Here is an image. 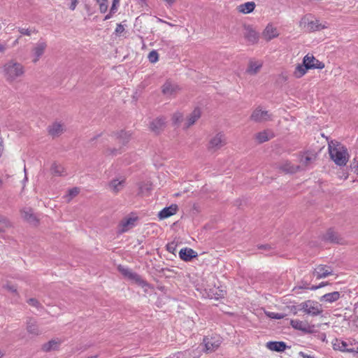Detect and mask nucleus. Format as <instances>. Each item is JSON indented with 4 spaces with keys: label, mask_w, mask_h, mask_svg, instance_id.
<instances>
[{
    "label": "nucleus",
    "mask_w": 358,
    "mask_h": 358,
    "mask_svg": "<svg viewBox=\"0 0 358 358\" xmlns=\"http://www.w3.org/2000/svg\"><path fill=\"white\" fill-rule=\"evenodd\" d=\"M262 67V64L259 62H250L247 71L250 74H255Z\"/></svg>",
    "instance_id": "obj_33"
},
{
    "label": "nucleus",
    "mask_w": 358,
    "mask_h": 358,
    "mask_svg": "<svg viewBox=\"0 0 358 358\" xmlns=\"http://www.w3.org/2000/svg\"><path fill=\"white\" fill-rule=\"evenodd\" d=\"M333 269L326 265H318L313 271V275L317 279L325 278L330 275H333Z\"/></svg>",
    "instance_id": "obj_13"
},
{
    "label": "nucleus",
    "mask_w": 358,
    "mask_h": 358,
    "mask_svg": "<svg viewBox=\"0 0 358 358\" xmlns=\"http://www.w3.org/2000/svg\"><path fill=\"white\" fill-rule=\"evenodd\" d=\"M340 293L338 292H333L324 294L320 298V301H324L328 303H333L336 301L340 298Z\"/></svg>",
    "instance_id": "obj_25"
},
{
    "label": "nucleus",
    "mask_w": 358,
    "mask_h": 358,
    "mask_svg": "<svg viewBox=\"0 0 358 358\" xmlns=\"http://www.w3.org/2000/svg\"><path fill=\"white\" fill-rule=\"evenodd\" d=\"M19 32L22 35L30 36L32 32H34V29H24V28H19Z\"/></svg>",
    "instance_id": "obj_43"
},
{
    "label": "nucleus",
    "mask_w": 358,
    "mask_h": 358,
    "mask_svg": "<svg viewBox=\"0 0 358 358\" xmlns=\"http://www.w3.org/2000/svg\"><path fill=\"white\" fill-rule=\"evenodd\" d=\"M280 169L285 173H293L296 172L299 167L291 164L289 162H285L280 165Z\"/></svg>",
    "instance_id": "obj_30"
},
{
    "label": "nucleus",
    "mask_w": 358,
    "mask_h": 358,
    "mask_svg": "<svg viewBox=\"0 0 358 358\" xmlns=\"http://www.w3.org/2000/svg\"><path fill=\"white\" fill-rule=\"evenodd\" d=\"M303 65L306 69H322L324 67V63L320 62L313 55H307L304 57L303 61Z\"/></svg>",
    "instance_id": "obj_9"
},
{
    "label": "nucleus",
    "mask_w": 358,
    "mask_h": 358,
    "mask_svg": "<svg viewBox=\"0 0 358 358\" xmlns=\"http://www.w3.org/2000/svg\"><path fill=\"white\" fill-rule=\"evenodd\" d=\"M255 8V3L253 1H249L242 3L238 6V10L240 13L248 14L252 13Z\"/></svg>",
    "instance_id": "obj_27"
},
{
    "label": "nucleus",
    "mask_w": 358,
    "mask_h": 358,
    "mask_svg": "<svg viewBox=\"0 0 358 358\" xmlns=\"http://www.w3.org/2000/svg\"><path fill=\"white\" fill-rule=\"evenodd\" d=\"M334 349L336 350H340L342 352H350L352 350L349 347V345L347 342L341 341L340 339H336L333 343Z\"/></svg>",
    "instance_id": "obj_26"
},
{
    "label": "nucleus",
    "mask_w": 358,
    "mask_h": 358,
    "mask_svg": "<svg viewBox=\"0 0 358 358\" xmlns=\"http://www.w3.org/2000/svg\"><path fill=\"white\" fill-rule=\"evenodd\" d=\"M266 347L272 351L283 352L287 346L282 341H270L266 343Z\"/></svg>",
    "instance_id": "obj_23"
},
{
    "label": "nucleus",
    "mask_w": 358,
    "mask_h": 358,
    "mask_svg": "<svg viewBox=\"0 0 358 358\" xmlns=\"http://www.w3.org/2000/svg\"><path fill=\"white\" fill-rule=\"evenodd\" d=\"M47 48V43L43 40L38 41L32 48V62L34 63H36L40 57L43 55L45 49Z\"/></svg>",
    "instance_id": "obj_8"
},
{
    "label": "nucleus",
    "mask_w": 358,
    "mask_h": 358,
    "mask_svg": "<svg viewBox=\"0 0 358 358\" xmlns=\"http://www.w3.org/2000/svg\"><path fill=\"white\" fill-rule=\"evenodd\" d=\"M126 185L125 178L120 177L117 178L113 179L108 183V189L113 194H117L122 191Z\"/></svg>",
    "instance_id": "obj_10"
},
{
    "label": "nucleus",
    "mask_w": 358,
    "mask_h": 358,
    "mask_svg": "<svg viewBox=\"0 0 358 358\" xmlns=\"http://www.w3.org/2000/svg\"><path fill=\"white\" fill-rule=\"evenodd\" d=\"M244 36L245 38L251 43H255L259 40L258 33L250 27H247L245 28Z\"/></svg>",
    "instance_id": "obj_22"
},
{
    "label": "nucleus",
    "mask_w": 358,
    "mask_h": 358,
    "mask_svg": "<svg viewBox=\"0 0 358 358\" xmlns=\"http://www.w3.org/2000/svg\"><path fill=\"white\" fill-rule=\"evenodd\" d=\"M183 120L182 113L179 112L175 113L172 116V122L174 125H178Z\"/></svg>",
    "instance_id": "obj_38"
},
{
    "label": "nucleus",
    "mask_w": 358,
    "mask_h": 358,
    "mask_svg": "<svg viewBox=\"0 0 358 358\" xmlns=\"http://www.w3.org/2000/svg\"><path fill=\"white\" fill-rule=\"evenodd\" d=\"M6 45L0 42V52H3L6 50Z\"/></svg>",
    "instance_id": "obj_52"
},
{
    "label": "nucleus",
    "mask_w": 358,
    "mask_h": 358,
    "mask_svg": "<svg viewBox=\"0 0 358 358\" xmlns=\"http://www.w3.org/2000/svg\"><path fill=\"white\" fill-rule=\"evenodd\" d=\"M28 302L30 305L34 306H37V305L38 303L37 300H36L35 299H30Z\"/></svg>",
    "instance_id": "obj_50"
},
{
    "label": "nucleus",
    "mask_w": 358,
    "mask_h": 358,
    "mask_svg": "<svg viewBox=\"0 0 358 358\" xmlns=\"http://www.w3.org/2000/svg\"><path fill=\"white\" fill-rule=\"evenodd\" d=\"M307 358H313V357H308Z\"/></svg>",
    "instance_id": "obj_62"
},
{
    "label": "nucleus",
    "mask_w": 358,
    "mask_h": 358,
    "mask_svg": "<svg viewBox=\"0 0 358 358\" xmlns=\"http://www.w3.org/2000/svg\"><path fill=\"white\" fill-rule=\"evenodd\" d=\"M3 355V352L0 350V358H2Z\"/></svg>",
    "instance_id": "obj_58"
},
{
    "label": "nucleus",
    "mask_w": 358,
    "mask_h": 358,
    "mask_svg": "<svg viewBox=\"0 0 358 358\" xmlns=\"http://www.w3.org/2000/svg\"><path fill=\"white\" fill-rule=\"evenodd\" d=\"M27 330L29 334H30L33 336H37V335L40 334V333H41L40 330L38 329V326L36 325V322L31 319H30L27 322Z\"/></svg>",
    "instance_id": "obj_28"
},
{
    "label": "nucleus",
    "mask_w": 358,
    "mask_h": 358,
    "mask_svg": "<svg viewBox=\"0 0 358 358\" xmlns=\"http://www.w3.org/2000/svg\"><path fill=\"white\" fill-rule=\"evenodd\" d=\"M4 232L3 229H2V227L0 226V233Z\"/></svg>",
    "instance_id": "obj_57"
},
{
    "label": "nucleus",
    "mask_w": 358,
    "mask_h": 358,
    "mask_svg": "<svg viewBox=\"0 0 358 358\" xmlns=\"http://www.w3.org/2000/svg\"><path fill=\"white\" fill-rule=\"evenodd\" d=\"M178 90V86L170 80H167L162 87L163 94L169 97L176 95Z\"/></svg>",
    "instance_id": "obj_14"
},
{
    "label": "nucleus",
    "mask_w": 358,
    "mask_h": 358,
    "mask_svg": "<svg viewBox=\"0 0 358 358\" xmlns=\"http://www.w3.org/2000/svg\"><path fill=\"white\" fill-rule=\"evenodd\" d=\"M60 343L57 340H51L48 343H45L42 346V349L45 352H49L51 350H56L59 348Z\"/></svg>",
    "instance_id": "obj_31"
},
{
    "label": "nucleus",
    "mask_w": 358,
    "mask_h": 358,
    "mask_svg": "<svg viewBox=\"0 0 358 358\" xmlns=\"http://www.w3.org/2000/svg\"><path fill=\"white\" fill-rule=\"evenodd\" d=\"M2 72L6 80L12 83L24 74V66L15 60L8 61L2 67Z\"/></svg>",
    "instance_id": "obj_1"
},
{
    "label": "nucleus",
    "mask_w": 358,
    "mask_h": 358,
    "mask_svg": "<svg viewBox=\"0 0 358 358\" xmlns=\"http://www.w3.org/2000/svg\"><path fill=\"white\" fill-rule=\"evenodd\" d=\"M149 61L152 63H155L158 61L159 55L155 50L151 51L148 55Z\"/></svg>",
    "instance_id": "obj_41"
},
{
    "label": "nucleus",
    "mask_w": 358,
    "mask_h": 358,
    "mask_svg": "<svg viewBox=\"0 0 358 358\" xmlns=\"http://www.w3.org/2000/svg\"><path fill=\"white\" fill-rule=\"evenodd\" d=\"M273 136V134L271 131L265 130L258 133L256 135V138L259 143H264L271 139Z\"/></svg>",
    "instance_id": "obj_29"
},
{
    "label": "nucleus",
    "mask_w": 358,
    "mask_h": 358,
    "mask_svg": "<svg viewBox=\"0 0 358 358\" xmlns=\"http://www.w3.org/2000/svg\"><path fill=\"white\" fill-rule=\"evenodd\" d=\"M301 310L310 316H317L322 313V305L318 302L308 300L301 304Z\"/></svg>",
    "instance_id": "obj_5"
},
{
    "label": "nucleus",
    "mask_w": 358,
    "mask_h": 358,
    "mask_svg": "<svg viewBox=\"0 0 358 358\" xmlns=\"http://www.w3.org/2000/svg\"><path fill=\"white\" fill-rule=\"evenodd\" d=\"M112 15H113V13L110 12L108 15H106L105 16L104 20H107L110 19L112 17Z\"/></svg>",
    "instance_id": "obj_53"
},
{
    "label": "nucleus",
    "mask_w": 358,
    "mask_h": 358,
    "mask_svg": "<svg viewBox=\"0 0 358 358\" xmlns=\"http://www.w3.org/2000/svg\"><path fill=\"white\" fill-rule=\"evenodd\" d=\"M313 159V158L312 157L305 156L301 158V162L303 165L308 166Z\"/></svg>",
    "instance_id": "obj_44"
},
{
    "label": "nucleus",
    "mask_w": 358,
    "mask_h": 358,
    "mask_svg": "<svg viewBox=\"0 0 358 358\" xmlns=\"http://www.w3.org/2000/svg\"><path fill=\"white\" fill-rule=\"evenodd\" d=\"M329 152L331 159L338 166L346 165L349 159L347 148L338 142L331 141L329 143Z\"/></svg>",
    "instance_id": "obj_2"
},
{
    "label": "nucleus",
    "mask_w": 358,
    "mask_h": 358,
    "mask_svg": "<svg viewBox=\"0 0 358 358\" xmlns=\"http://www.w3.org/2000/svg\"><path fill=\"white\" fill-rule=\"evenodd\" d=\"M6 288L8 289L11 292H13V293H15L16 291H17L16 288L14 286H13V285H7Z\"/></svg>",
    "instance_id": "obj_51"
},
{
    "label": "nucleus",
    "mask_w": 358,
    "mask_h": 358,
    "mask_svg": "<svg viewBox=\"0 0 358 358\" xmlns=\"http://www.w3.org/2000/svg\"><path fill=\"white\" fill-rule=\"evenodd\" d=\"M119 3V1L118 0H114L113 1V5L110 8V12L112 13L113 14L115 13L117 10V3Z\"/></svg>",
    "instance_id": "obj_47"
},
{
    "label": "nucleus",
    "mask_w": 358,
    "mask_h": 358,
    "mask_svg": "<svg viewBox=\"0 0 358 358\" xmlns=\"http://www.w3.org/2000/svg\"><path fill=\"white\" fill-rule=\"evenodd\" d=\"M278 34L277 29L271 24H268L263 31V36L266 41H271L277 37Z\"/></svg>",
    "instance_id": "obj_20"
},
{
    "label": "nucleus",
    "mask_w": 358,
    "mask_h": 358,
    "mask_svg": "<svg viewBox=\"0 0 358 358\" xmlns=\"http://www.w3.org/2000/svg\"><path fill=\"white\" fill-rule=\"evenodd\" d=\"M97 2H100V1H106V0H96Z\"/></svg>",
    "instance_id": "obj_60"
},
{
    "label": "nucleus",
    "mask_w": 358,
    "mask_h": 358,
    "mask_svg": "<svg viewBox=\"0 0 358 358\" xmlns=\"http://www.w3.org/2000/svg\"><path fill=\"white\" fill-rule=\"evenodd\" d=\"M307 69H306L304 65H298L296 68L294 75L298 78L301 77L306 73Z\"/></svg>",
    "instance_id": "obj_39"
},
{
    "label": "nucleus",
    "mask_w": 358,
    "mask_h": 358,
    "mask_svg": "<svg viewBox=\"0 0 358 358\" xmlns=\"http://www.w3.org/2000/svg\"><path fill=\"white\" fill-rule=\"evenodd\" d=\"M77 3H78V0H72L71 4L69 6V8L71 10H74L77 6Z\"/></svg>",
    "instance_id": "obj_49"
},
{
    "label": "nucleus",
    "mask_w": 358,
    "mask_h": 358,
    "mask_svg": "<svg viewBox=\"0 0 358 358\" xmlns=\"http://www.w3.org/2000/svg\"><path fill=\"white\" fill-rule=\"evenodd\" d=\"M64 130V124L55 122L49 127L48 131L52 136H58L61 135Z\"/></svg>",
    "instance_id": "obj_24"
},
{
    "label": "nucleus",
    "mask_w": 358,
    "mask_h": 358,
    "mask_svg": "<svg viewBox=\"0 0 358 358\" xmlns=\"http://www.w3.org/2000/svg\"><path fill=\"white\" fill-rule=\"evenodd\" d=\"M21 215L23 219L31 224H36L38 222L36 216L33 213V210L29 208H23L21 210Z\"/></svg>",
    "instance_id": "obj_19"
},
{
    "label": "nucleus",
    "mask_w": 358,
    "mask_h": 358,
    "mask_svg": "<svg viewBox=\"0 0 358 358\" xmlns=\"http://www.w3.org/2000/svg\"><path fill=\"white\" fill-rule=\"evenodd\" d=\"M131 134L124 131H121L117 134V138L119 143L125 145L130 139Z\"/></svg>",
    "instance_id": "obj_32"
},
{
    "label": "nucleus",
    "mask_w": 358,
    "mask_h": 358,
    "mask_svg": "<svg viewBox=\"0 0 358 358\" xmlns=\"http://www.w3.org/2000/svg\"><path fill=\"white\" fill-rule=\"evenodd\" d=\"M327 284H328V282H321L320 284H319L318 285H313V286L310 288V289H311V290H316V289H319V288H321V287H322L326 286Z\"/></svg>",
    "instance_id": "obj_46"
},
{
    "label": "nucleus",
    "mask_w": 358,
    "mask_h": 358,
    "mask_svg": "<svg viewBox=\"0 0 358 358\" xmlns=\"http://www.w3.org/2000/svg\"><path fill=\"white\" fill-rule=\"evenodd\" d=\"M271 115L267 110H263L261 108H257L251 115V120L255 122H264L271 120Z\"/></svg>",
    "instance_id": "obj_12"
},
{
    "label": "nucleus",
    "mask_w": 358,
    "mask_h": 358,
    "mask_svg": "<svg viewBox=\"0 0 358 358\" xmlns=\"http://www.w3.org/2000/svg\"><path fill=\"white\" fill-rule=\"evenodd\" d=\"M167 248H168V250H169V251H171V250H172V248H173L171 245H168V247H167Z\"/></svg>",
    "instance_id": "obj_56"
},
{
    "label": "nucleus",
    "mask_w": 358,
    "mask_h": 358,
    "mask_svg": "<svg viewBox=\"0 0 358 358\" xmlns=\"http://www.w3.org/2000/svg\"><path fill=\"white\" fill-rule=\"evenodd\" d=\"M178 210L177 205H171L169 207L163 208L158 214V217L160 220H164L171 217V215L176 213Z\"/></svg>",
    "instance_id": "obj_18"
},
{
    "label": "nucleus",
    "mask_w": 358,
    "mask_h": 358,
    "mask_svg": "<svg viewBox=\"0 0 358 358\" xmlns=\"http://www.w3.org/2000/svg\"><path fill=\"white\" fill-rule=\"evenodd\" d=\"M201 117V111L199 108H195L188 116L185 122V127L188 128L193 125Z\"/></svg>",
    "instance_id": "obj_21"
},
{
    "label": "nucleus",
    "mask_w": 358,
    "mask_h": 358,
    "mask_svg": "<svg viewBox=\"0 0 358 358\" xmlns=\"http://www.w3.org/2000/svg\"><path fill=\"white\" fill-rule=\"evenodd\" d=\"M124 31V27L121 24H118L115 29V32L118 34H122Z\"/></svg>",
    "instance_id": "obj_48"
},
{
    "label": "nucleus",
    "mask_w": 358,
    "mask_h": 358,
    "mask_svg": "<svg viewBox=\"0 0 358 358\" xmlns=\"http://www.w3.org/2000/svg\"><path fill=\"white\" fill-rule=\"evenodd\" d=\"M196 256V252L189 248H182L179 252L180 258L185 262H189Z\"/></svg>",
    "instance_id": "obj_17"
},
{
    "label": "nucleus",
    "mask_w": 358,
    "mask_h": 358,
    "mask_svg": "<svg viewBox=\"0 0 358 358\" xmlns=\"http://www.w3.org/2000/svg\"><path fill=\"white\" fill-rule=\"evenodd\" d=\"M166 119L164 117H159L150 122V127L155 133H159L165 127Z\"/></svg>",
    "instance_id": "obj_16"
},
{
    "label": "nucleus",
    "mask_w": 358,
    "mask_h": 358,
    "mask_svg": "<svg viewBox=\"0 0 358 358\" xmlns=\"http://www.w3.org/2000/svg\"><path fill=\"white\" fill-rule=\"evenodd\" d=\"M300 25L308 31H315L327 28V22H320L319 20L314 18L311 15H305L300 22Z\"/></svg>",
    "instance_id": "obj_3"
},
{
    "label": "nucleus",
    "mask_w": 358,
    "mask_h": 358,
    "mask_svg": "<svg viewBox=\"0 0 358 358\" xmlns=\"http://www.w3.org/2000/svg\"><path fill=\"white\" fill-rule=\"evenodd\" d=\"M136 217H125L121 220L118 225V232L122 234L128 231L135 226Z\"/></svg>",
    "instance_id": "obj_15"
},
{
    "label": "nucleus",
    "mask_w": 358,
    "mask_h": 358,
    "mask_svg": "<svg viewBox=\"0 0 358 358\" xmlns=\"http://www.w3.org/2000/svg\"><path fill=\"white\" fill-rule=\"evenodd\" d=\"M26 168L24 167V173H25V177H24V181H27V173H26Z\"/></svg>",
    "instance_id": "obj_55"
},
{
    "label": "nucleus",
    "mask_w": 358,
    "mask_h": 358,
    "mask_svg": "<svg viewBox=\"0 0 358 358\" xmlns=\"http://www.w3.org/2000/svg\"><path fill=\"white\" fill-rule=\"evenodd\" d=\"M222 343V338L218 335H214L210 337L206 336L203 338V343L205 350L207 352H211L216 350Z\"/></svg>",
    "instance_id": "obj_7"
},
{
    "label": "nucleus",
    "mask_w": 358,
    "mask_h": 358,
    "mask_svg": "<svg viewBox=\"0 0 358 358\" xmlns=\"http://www.w3.org/2000/svg\"><path fill=\"white\" fill-rule=\"evenodd\" d=\"M225 144V135L223 133L220 132L210 139L208 145V149L210 152H215L222 148Z\"/></svg>",
    "instance_id": "obj_6"
},
{
    "label": "nucleus",
    "mask_w": 358,
    "mask_h": 358,
    "mask_svg": "<svg viewBox=\"0 0 358 358\" xmlns=\"http://www.w3.org/2000/svg\"><path fill=\"white\" fill-rule=\"evenodd\" d=\"M117 150H115V149H114V150H111V151H110V154H111V155H117Z\"/></svg>",
    "instance_id": "obj_54"
},
{
    "label": "nucleus",
    "mask_w": 358,
    "mask_h": 358,
    "mask_svg": "<svg viewBox=\"0 0 358 358\" xmlns=\"http://www.w3.org/2000/svg\"><path fill=\"white\" fill-rule=\"evenodd\" d=\"M290 325L294 329L301 331L304 333H312L313 331V326H310L307 322L301 321L298 319L292 320Z\"/></svg>",
    "instance_id": "obj_11"
},
{
    "label": "nucleus",
    "mask_w": 358,
    "mask_h": 358,
    "mask_svg": "<svg viewBox=\"0 0 358 358\" xmlns=\"http://www.w3.org/2000/svg\"><path fill=\"white\" fill-rule=\"evenodd\" d=\"M158 21H159V22H165L164 20H161V19H159V18L158 19Z\"/></svg>",
    "instance_id": "obj_59"
},
{
    "label": "nucleus",
    "mask_w": 358,
    "mask_h": 358,
    "mask_svg": "<svg viewBox=\"0 0 358 358\" xmlns=\"http://www.w3.org/2000/svg\"><path fill=\"white\" fill-rule=\"evenodd\" d=\"M0 226L2 227L5 231L7 228L10 227V223L6 217L0 215Z\"/></svg>",
    "instance_id": "obj_40"
},
{
    "label": "nucleus",
    "mask_w": 358,
    "mask_h": 358,
    "mask_svg": "<svg viewBox=\"0 0 358 358\" xmlns=\"http://www.w3.org/2000/svg\"><path fill=\"white\" fill-rule=\"evenodd\" d=\"M79 193V189L77 187L72 188L68 191V193L64 196L66 200L69 202L73 198L77 196Z\"/></svg>",
    "instance_id": "obj_36"
},
{
    "label": "nucleus",
    "mask_w": 358,
    "mask_h": 358,
    "mask_svg": "<svg viewBox=\"0 0 358 358\" xmlns=\"http://www.w3.org/2000/svg\"><path fill=\"white\" fill-rule=\"evenodd\" d=\"M117 269L119 272L127 280L131 281L141 286V287H145L148 286V283L144 280L141 275L134 272L131 269L124 267L123 266H118Z\"/></svg>",
    "instance_id": "obj_4"
},
{
    "label": "nucleus",
    "mask_w": 358,
    "mask_h": 358,
    "mask_svg": "<svg viewBox=\"0 0 358 358\" xmlns=\"http://www.w3.org/2000/svg\"><path fill=\"white\" fill-rule=\"evenodd\" d=\"M266 315L272 319L280 320L284 317V315L282 313H273V312H266Z\"/></svg>",
    "instance_id": "obj_42"
},
{
    "label": "nucleus",
    "mask_w": 358,
    "mask_h": 358,
    "mask_svg": "<svg viewBox=\"0 0 358 358\" xmlns=\"http://www.w3.org/2000/svg\"><path fill=\"white\" fill-rule=\"evenodd\" d=\"M151 184L149 182H142L139 184V193L143 195L148 194L152 189Z\"/></svg>",
    "instance_id": "obj_34"
},
{
    "label": "nucleus",
    "mask_w": 358,
    "mask_h": 358,
    "mask_svg": "<svg viewBox=\"0 0 358 358\" xmlns=\"http://www.w3.org/2000/svg\"><path fill=\"white\" fill-rule=\"evenodd\" d=\"M98 3H99L100 12L102 13H106L107 11V9H108V6L105 3V1H100V2H98Z\"/></svg>",
    "instance_id": "obj_45"
},
{
    "label": "nucleus",
    "mask_w": 358,
    "mask_h": 358,
    "mask_svg": "<svg viewBox=\"0 0 358 358\" xmlns=\"http://www.w3.org/2000/svg\"><path fill=\"white\" fill-rule=\"evenodd\" d=\"M51 171L56 176H62L64 173V168L61 165L54 163L52 165Z\"/></svg>",
    "instance_id": "obj_37"
},
{
    "label": "nucleus",
    "mask_w": 358,
    "mask_h": 358,
    "mask_svg": "<svg viewBox=\"0 0 358 358\" xmlns=\"http://www.w3.org/2000/svg\"><path fill=\"white\" fill-rule=\"evenodd\" d=\"M324 239L326 241H328L330 242H334V243L338 242L337 234L331 229H329L327 231V232L324 235Z\"/></svg>",
    "instance_id": "obj_35"
},
{
    "label": "nucleus",
    "mask_w": 358,
    "mask_h": 358,
    "mask_svg": "<svg viewBox=\"0 0 358 358\" xmlns=\"http://www.w3.org/2000/svg\"><path fill=\"white\" fill-rule=\"evenodd\" d=\"M2 185V180H1V179L0 178V185Z\"/></svg>",
    "instance_id": "obj_61"
}]
</instances>
